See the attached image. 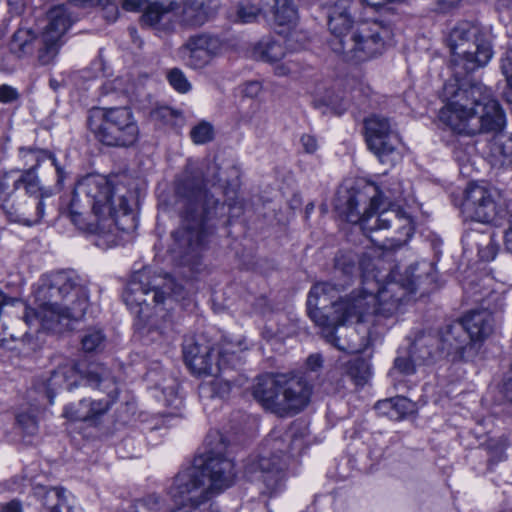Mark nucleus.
I'll return each instance as SVG.
<instances>
[{"label":"nucleus","instance_id":"8fccbe9b","mask_svg":"<svg viewBox=\"0 0 512 512\" xmlns=\"http://www.w3.org/2000/svg\"><path fill=\"white\" fill-rule=\"evenodd\" d=\"M300 142L304 151L308 154H314L318 150V141L313 135H302Z\"/></svg>","mask_w":512,"mask_h":512},{"label":"nucleus","instance_id":"9b49d317","mask_svg":"<svg viewBox=\"0 0 512 512\" xmlns=\"http://www.w3.org/2000/svg\"><path fill=\"white\" fill-rule=\"evenodd\" d=\"M312 386L293 374H265L257 378L253 396L267 411L286 417L298 414L310 402Z\"/></svg>","mask_w":512,"mask_h":512},{"label":"nucleus","instance_id":"680f3d73","mask_svg":"<svg viewBox=\"0 0 512 512\" xmlns=\"http://www.w3.org/2000/svg\"><path fill=\"white\" fill-rule=\"evenodd\" d=\"M498 8L499 9H510V3L508 0H498Z\"/></svg>","mask_w":512,"mask_h":512},{"label":"nucleus","instance_id":"bf43d9fd","mask_svg":"<svg viewBox=\"0 0 512 512\" xmlns=\"http://www.w3.org/2000/svg\"><path fill=\"white\" fill-rule=\"evenodd\" d=\"M293 72V69L287 64H280L275 67V74L278 76H287Z\"/></svg>","mask_w":512,"mask_h":512},{"label":"nucleus","instance_id":"f03ea898","mask_svg":"<svg viewBox=\"0 0 512 512\" xmlns=\"http://www.w3.org/2000/svg\"><path fill=\"white\" fill-rule=\"evenodd\" d=\"M122 185L105 176L90 174L75 185L63 214L81 231L95 236L96 246L107 249L122 241L119 234L136 229L137 223Z\"/></svg>","mask_w":512,"mask_h":512},{"label":"nucleus","instance_id":"7ed1b4c3","mask_svg":"<svg viewBox=\"0 0 512 512\" xmlns=\"http://www.w3.org/2000/svg\"><path fill=\"white\" fill-rule=\"evenodd\" d=\"M219 167L209 163L204 170L189 162L175 183V205L181 217L180 226L172 233L170 251L183 265L196 266L205 248V221L224 214L225 205L209 194L206 184L220 182Z\"/></svg>","mask_w":512,"mask_h":512},{"label":"nucleus","instance_id":"6e6552de","mask_svg":"<svg viewBox=\"0 0 512 512\" xmlns=\"http://www.w3.org/2000/svg\"><path fill=\"white\" fill-rule=\"evenodd\" d=\"M352 0H337L328 11L330 49L346 62L362 63L381 55L391 31L382 22L363 21L353 25Z\"/></svg>","mask_w":512,"mask_h":512},{"label":"nucleus","instance_id":"f257e3e1","mask_svg":"<svg viewBox=\"0 0 512 512\" xmlns=\"http://www.w3.org/2000/svg\"><path fill=\"white\" fill-rule=\"evenodd\" d=\"M382 263L380 258L364 254L359 260L361 285L346 298L336 300L345 284L331 282L316 283L310 290L307 309L311 320L322 329L326 341L340 351L358 354L365 351L371 342V332L359 337L362 323L377 315L375 296L376 282L371 277L373 268Z\"/></svg>","mask_w":512,"mask_h":512},{"label":"nucleus","instance_id":"f8f14e48","mask_svg":"<svg viewBox=\"0 0 512 512\" xmlns=\"http://www.w3.org/2000/svg\"><path fill=\"white\" fill-rule=\"evenodd\" d=\"M88 127L95 137L110 147H131L139 139V126L128 107L93 108Z\"/></svg>","mask_w":512,"mask_h":512},{"label":"nucleus","instance_id":"393cba45","mask_svg":"<svg viewBox=\"0 0 512 512\" xmlns=\"http://www.w3.org/2000/svg\"><path fill=\"white\" fill-rule=\"evenodd\" d=\"M216 12L210 2L185 0L180 13L182 25L190 28L204 25Z\"/></svg>","mask_w":512,"mask_h":512},{"label":"nucleus","instance_id":"49530a36","mask_svg":"<svg viewBox=\"0 0 512 512\" xmlns=\"http://www.w3.org/2000/svg\"><path fill=\"white\" fill-rule=\"evenodd\" d=\"M177 389L178 385L173 384L169 387H166L163 390V394L165 396V403H167L168 406L178 407L179 404L182 403L181 398L178 396Z\"/></svg>","mask_w":512,"mask_h":512},{"label":"nucleus","instance_id":"6ab92c4d","mask_svg":"<svg viewBox=\"0 0 512 512\" xmlns=\"http://www.w3.org/2000/svg\"><path fill=\"white\" fill-rule=\"evenodd\" d=\"M286 463L282 455L260 456L245 465V474L251 481H258L261 494L272 497L284 489Z\"/></svg>","mask_w":512,"mask_h":512},{"label":"nucleus","instance_id":"69168bd1","mask_svg":"<svg viewBox=\"0 0 512 512\" xmlns=\"http://www.w3.org/2000/svg\"><path fill=\"white\" fill-rule=\"evenodd\" d=\"M50 84H51L52 86H56V83H54L53 81H50Z\"/></svg>","mask_w":512,"mask_h":512},{"label":"nucleus","instance_id":"4c0bfd02","mask_svg":"<svg viewBox=\"0 0 512 512\" xmlns=\"http://www.w3.org/2000/svg\"><path fill=\"white\" fill-rule=\"evenodd\" d=\"M190 137L193 143L201 145L210 142L214 137L213 126L208 122H200L190 131Z\"/></svg>","mask_w":512,"mask_h":512},{"label":"nucleus","instance_id":"7c9ffc66","mask_svg":"<svg viewBox=\"0 0 512 512\" xmlns=\"http://www.w3.org/2000/svg\"><path fill=\"white\" fill-rule=\"evenodd\" d=\"M376 408L392 419H402L413 409V403L405 397H395L379 401Z\"/></svg>","mask_w":512,"mask_h":512},{"label":"nucleus","instance_id":"c9c22d12","mask_svg":"<svg viewBox=\"0 0 512 512\" xmlns=\"http://www.w3.org/2000/svg\"><path fill=\"white\" fill-rule=\"evenodd\" d=\"M175 330V325L172 321V318L168 314H164L161 320L157 323H154L149 328V334L151 335V339L153 341H157L160 338L169 339L173 336Z\"/></svg>","mask_w":512,"mask_h":512},{"label":"nucleus","instance_id":"3c124183","mask_svg":"<svg viewBox=\"0 0 512 512\" xmlns=\"http://www.w3.org/2000/svg\"><path fill=\"white\" fill-rule=\"evenodd\" d=\"M501 71L506 78L507 85L509 87L512 86V59L509 57L508 53L505 57L501 59L500 65Z\"/></svg>","mask_w":512,"mask_h":512},{"label":"nucleus","instance_id":"423d86ee","mask_svg":"<svg viewBox=\"0 0 512 512\" xmlns=\"http://www.w3.org/2000/svg\"><path fill=\"white\" fill-rule=\"evenodd\" d=\"M446 104L439 112L440 120L454 132L466 136L499 132L506 119L500 104L481 84L444 86Z\"/></svg>","mask_w":512,"mask_h":512},{"label":"nucleus","instance_id":"412c9836","mask_svg":"<svg viewBox=\"0 0 512 512\" xmlns=\"http://www.w3.org/2000/svg\"><path fill=\"white\" fill-rule=\"evenodd\" d=\"M432 336L435 338L432 347L436 350L435 357L440 353H445L448 356L451 355L463 360L478 352V349L474 348V344L467 341L469 336L462 319L446 324L440 329L438 336Z\"/></svg>","mask_w":512,"mask_h":512},{"label":"nucleus","instance_id":"ddd939ff","mask_svg":"<svg viewBox=\"0 0 512 512\" xmlns=\"http://www.w3.org/2000/svg\"><path fill=\"white\" fill-rule=\"evenodd\" d=\"M477 35V28L469 23H461L451 31V64L458 69L457 74L473 72L492 58L490 43Z\"/></svg>","mask_w":512,"mask_h":512},{"label":"nucleus","instance_id":"c03bdc74","mask_svg":"<svg viewBox=\"0 0 512 512\" xmlns=\"http://www.w3.org/2000/svg\"><path fill=\"white\" fill-rule=\"evenodd\" d=\"M17 422L27 434H34L38 429L37 421L34 416L22 413L17 416Z\"/></svg>","mask_w":512,"mask_h":512},{"label":"nucleus","instance_id":"4be33fe9","mask_svg":"<svg viewBox=\"0 0 512 512\" xmlns=\"http://www.w3.org/2000/svg\"><path fill=\"white\" fill-rule=\"evenodd\" d=\"M364 126L368 148L381 162H388L395 150L391 142L393 130L390 120L381 115H372L365 120Z\"/></svg>","mask_w":512,"mask_h":512},{"label":"nucleus","instance_id":"2eb2a0df","mask_svg":"<svg viewBox=\"0 0 512 512\" xmlns=\"http://www.w3.org/2000/svg\"><path fill=\"white\" fill-rule=\"evenodd\" d=\"M462 212L466 219L479 223L506 219L509 227L505 231V238L512 229L511 213L508 199L496 190H490L483 185L470 183L465 190L462 203Z\"/></svg>","mask_w":512,"mask_h":512},{"label":"nucleus","instance_id":"052dcab7","mask_svg":"<svg viewBox=\"0 0 512 512\" xmlns=\"http://www.w3.org/2000/svg\"><path fill=\"white\" fill-rule=\"evenodd\" d=\"M227 205L229 207L230 210H233V209H238L239 210V213L241 212L242 210V204L241 202L239 201H236V200H233V199H228V202H227Z\"/></svg>","mask_w":512,"mask_h":512},{"label":"nucleus","instance_id":"e433bc0d","mask_svg":"<svg viewBox=\"0 0 512 512\" xmlns=\"http://www.w3.org/2000/svg\"><path fill=\"white\" fill-rule=\"evenodd\" d=\"M348 100L339 98L338 96L329 92L327 96L324 98H316L314 100V105L316 107H326L327 109H331L336 114H342L348 107Z\"/></svg>","mask_w":512,"mask_h":512},{"label":"nucleus","instance_id":"0e129e2a","mask_svg":"<svg viewBox=\"0 0 512 512\" xmlns=\"http://www.w3.org/2000/svg\"><path fill=\"white\" fill-rule=\"evenodd\" d=\"M50 84H51L52 86H56V83H54L53 81H50Z\"/></svg>","mask_w":512,"mask_h":512},{"label":"nucleus","instance_id":"dca6fc26","mask_svg":"<svg viewBox=\"0 0 512 512\" xmlns=\"http://www.w3.org/2000/svg\"><path fill=\"white\" fill-rule=\"evenodd\" d=\"M244 341L237 344L226 343L216 353L208 346L198 343H186L183 348L184 359L187 365L197 374H214L226 365L235 366L240 362L239 353L246 350Z\"/></svg>","mask_w":512,"mask_h":512},{"label":"nucleus","instance_id":"a19ab883","mask_svg":"<svg viewBox=\"0 0 512 512\" xmlns=\"http://www.w3.org/2000/svg\"><path fill=\"white\" fill-rule=\"evenodd\" d=\"M143 506L150 512H168L169 507L163 497L158 494H149L142 499Z\"/></svg>","mask_w":512,"mask_h":512},{"label":"nucleus","instance_id":"aec40b11","mask_svg":"<svg viewBox=\"0 0 512 512\" xmlns=\"http://www.w3.org/2000/svg\"><path fill=\"white\" fill-rule=\"evenodd\" d=\"M167 492L175 503L208 502L211 498L201 466L196 461L177 473Z\"/></svg>","mask_w":512,"mask_h":512},{"label":"nucleus","instance_id":"09e8293b","mask_svg":"<svg viewBox=\"0 0 512 512\" xmlns=\"http://www.w3.org/2000/svg\"><path fill=\"white\" fill-rule=\"evenodd\" d=\"M212 386H213V391L218 396L223 398V397H226L230 393L232 384L228 380L219 378V379H216L215 381H213Z\"/></svg>","mask_w":512,"mask_h":512},{"label":"nucleus","instance_id":"39448f33","mask_svg":"<svg viewBox=\"0 0 512 512\" xmlns=\"http://www.w3.org/2000/svg\"><path fill=\"white\" fill-rule=\"evenodd\" d=\"M382 197V193L375 184L366 183L361 187L340 192L335 208L347 222L360 224L363 232L374 243H377V240L370 233L388 229L392 225L397 226L399 236L395 239H386L379 244L382 249H396L406 244L412 237L413 221L408 213L394 204L374 216V212L382 204Z\"/></svg>","mask_w":512,"mask_h":512},{"label":"nucleus","instance_id":"a18cd8bd","mask_svg":"<svg viewBox=\"0 0 512 512\" xmlns=\"http://www.w3.org/2000/svg\"><path fill=\"white\" fill-rule=\"evenodd\" d=\"M103 8V16L109 22H115L119 15L118 5L111 0H103L99 4Z\"/></svg>","mask_w":512,"mask_h":512},{"label":"nucleus","instance_id":"c85d7f7f","mask_svg":"<svg viewBox=\"0 0 512 512\" xmlns=\"http://www.w3.org/2000/svg\"><path fill=\"white\" fill-rule=\"evenodd\" d=\"M173 8L172 2L168 5L160 2H147L140 19L141 24L157 30H165L168 27L162 24V22Z\"/></svg>","mask_w":512,"mask_h":512},{"label":"nucleus","instance_id":"5fc2aeb1","mask_svg":"<svg viewBox=\"0 0 512 512\" xmlns=\"http://www.w3.org/2000/svg\"><path fill=\"white\" fill-rule=\"evenodd\" d=\"M323 359L320 354H312L307 358L306 365L311 371H317L322 367Z\"/></svg>","mask_w":512,"mask_h":512},{"label":"nucleus","instance_id":"79ce46f5","mask_svg":"<svg viewBox=\"0 0 512 512\" xmlns=\"http://www.w3.org/2000/svg\"><path fill=\"white\" fill-rule=\"evenodd\" d=\"M180 506L174 512H217L212 505L207 502H178Z\"/></svg>","mask_w":512,"mask_h":512},{"label":"nucleus","instance_id":"864d4df0","mask_svg":"<svg viewBox=\"0 0 512 512\" xmlns=\"http://www.w3.org/2000/svg\"><path fill=\"white\" fill-rule=\"evenodd\" d=\"M146 0H123L122 8L128 12H137L141 7L147 4Z\"/></svg>","mask_w":512,"mask_h":512},{"label":"nucleus","instance_id":"a878e982","mask_svg":"<svg viewBox=\"0 0 512 512\" xmlns=\"http://www.w3.org/2000/svg\"><path fill=\"white\" fill-rule=\"evenodd\" d=\"M34 493L39 497L43 510L42 512H82L81 510L76 511L71 505L67 503L65 497V490L62 488H45L43 486H37L34 489Z\"/></svg>","mask_w":512,"mask_h":512},{"label":"nucleus","instance_id":"f3484780","mask_svg":"<svg viewBox=\"0 0 512 512\" xmlns=\"http://www.w3.org/2000/svg\"><path fill=\"white\" fill-rule=\"evenodd\" d=\"M225 49L222 38L210 32H198L190 35L178 49L184 65L200 71L210 66L220 57Z\"/></svg>","mask_w":512,"mask_h":512},{"label":"nucleus","instance_id":"bb28decb","mask_svg":"<svg viewBox=\"0 0 512 512\" xmlns=\"http://www.w3.org/2000/svg\"><path fill=\"white\" fill-rule=\"evenodd\" d=\"M286 55V48L282 41L266 36L259 40L252 48V56L263 62L274 63Z\"/></svg>","mask_w":512,"mask_h":512},{"label":"nucleus","instance_id":"a211bd4d","mask_svg":"<svg viewBox=\"0 0 512 512\" xmlns=\"http://www.w3.org/2000/svg\"><path fill=\"white\" fill-rule=\"evenodd\" d=\"M201 466L211 498L230 488L236 479L234 461L220 450L212 448L204 456L196 459Z\"/></svg>","mask_w":512,"mask_h":512},{"label":"nucleus","instance_id":"f704fd0d","mask_svg":"<svg viewBox=\"0 0 512 512\" xmlns=\"http://www.w3.org/2000/svg\"><path fill=\"white\" fill-rule=\"evenodd\" d=\"M262 12V8L248 0L240 1L235 6L236 20L241 23L255 22Z\"/></svg>","mask_w":512,"mask_h":512},{"label":"nucleus","instance_id":"c756f323","mask_svg":"<svg viewBox=\"0 0 512 512\" xmlns=\"http://www.w3.org/2000/svg\"><path fill=\"white\" fill-rule=\"evenodd\" d=\"M63 43V40L52 38L48 33H41L40 44L37 50L38 64L41 66L53 64Z\"/></svg>","mask_w":512,"mask_h":512},{"label":"nucleus","instance_id":"ea45409f","mask_svg":"<svg viewBox=\"0 0 512 512\" xmlns=\"http://www.w3.org/2000/svg\"><path fill=\"white\" fill-rule=\"evenodd\" d=\"M104 335L100 330L88 331L82 338V347L86 352L96 351L103 345Z\"/></svg>","mask_w":512,"mask_h":512},{"label":"nucleus","instance_id":"4468645a","mask_svg":"<svg viewBox=\"0 0 512 512\" xmlns=\"http://www.w3.org/2000/svg\"><path fill=\"white\" fill-rule=\"evenodd\" d=\"M172 295H177L171 278L154 277L146 270L136 272L129 281L123 299L128 308L139 318L148 316L149 299L156 305L164 304Z\"/></svg>","mask_w":512,"mask_h":512},{"label":"nucleus","instance_id":"cd10ccee","mask_svg":"<svg viewBox=\"0 0 512 512\" xmlns=\"http://www.w3.org/2000/svg\"><path fill=\"white\" fill-rule=\"evenodd\" d=\"M73 20L66 7L56 6L47 13V24L42 33H48L52 38L63 40L64 34L71 26Z\"/></svg>","mask_w":512,"mask_h":512},{"label":"nucleus","instance_id":"2f4dec72","mask_svg":"<svg viewBox=\"0 0 512 512\" xmlns=\"http://www.w3.org/2000/svg\"><path fill=\"white\" fill-rule=\"evenodd\" d=\"M273 16L280 25H291L296 22L298 13L292 0H274Z\"/></svg>","mask_w":512,"mask_h":512},{"label":"nucleus","instance_id":"72a5a7b5","mask_svg":"<svg viewBox=\"0 0 512 512\" xmlns=\"http://www.w3.org/2000/svg\"><path fill=\"white\" fill-rule=\"evenodd\" d=\"M344 373L351 378L356 385H363L369 377V366L362 358L348 361L343 367Z\"/></svg>","mask_w":512,"mask_h":512},{"label":"nucleus","instance_id":"58836bf2","mask_svg":"<svg viewBox=\"0 0 512 512\" xmlns=\"http://www.w3.org/2000/svg\"><path fill=\"white\" fill-rule=\"evenodd\" d=\"M167 79L169 84L179 93H187L191 90V83L179 68L171 69L167 74Z\"/></svg>","mask_w":512,"mask_h":512},{"label":"nucleus","instance_id":"603ef678","mask_svg":"<svg viewBox=\"0 0 512 512\" xmlns=\"http://www.w3.org/2000/svg\"><path fill=\"white\" fill-rule=\"evenodd\" d=\"M262 90V85L258 81H249L245 83L243 93L245 96L254 98L259 95Z\"/></svg>","mask_w":512,"mask_h":512},{"label":"nucleus","instance_id":"5701e85b","mask_svg":"<svg viewBox=\"0 0 512 512\" xmlns=\"http://www.w3.org/2000/svg\"><path fill=\"white\" fill-rule=\"evenodd\" d=\"M435 338L430 333H418L410 347L408 356H398L394 361V369L402 374L410 375L415 372L417 363H424L435 358V351L432 347Z\"/></svg>","mask_w":512,"mask_h":512},{"label":"nucleus","instance_id":"4d7b16f0","mask_svg":"<svg viewBox=\"0 0 512 512\" xmlns=\"http://www.w3.org/2000/svg\"><path fill=\"white\" fill-rule=\"evenodd\" d=\"M335 266L337 269H341V271L346 274V275H350L353 273V271L355 270V266L354 264H351V263H348L346 264L344 261H342L341 258L337 257L336 258V263H335Z\"/></svg>","mask_w":512,"mask_h":512},{"label":"nucleus","instance_id":"0eeeda50","mask_svg":"<svg viewBox=\"0 0 512 512\" xmlns=\"http://www.w3.org/2000/svg\"><path fill=\"white\" fill-rule=\"evenodd\" d=\"M85 380L93 388L106 393L101 399H82L65 407L63 416L71 421L95 423L105 415L118 398L119 388L110 370L102 364H91L84 371L75 362L59 365L46 381V394L50 404L61 390L71 391Z\"/></svg>","mask_w":512,"mask_h":512},{"label":"nucleus","instance_id":"9d476101","mask_svg":"<svg viewBox=\"0 0 512 512\" xmlns=\"http://www.w3.org/2000/svg\"><path fill=\"white\" fill-rule=\"evenodd\" d=\"M370 269L371 277L376 282V289L373 291L376 313L383 317L398 313L411 293L421 288L427 290L435 282V267L428 261L411 265L405 273L406 283L393 280L391 267L385 268L383 260L378 268L370 266Z\"/></svg>","mask_w":512,"mask_h":512},{"label":"nucleus","instance_id":"6e6d98bb","mask_svg":"<svg viewBox=\"0 0 512 512\" xmlns=\"http://www.w3.org/2000/svg\"><path fill=\"white\" fill-rule=\"evenodd\" d=\"M0 512H23V507L19 500L14 499L2 505Z\"/></svg>","mask_w":512,"mask_h":512},{"label":"nucleus","instance_id":"13d9d810","mask_svg":"<svg viewBox=\"0 0 512 512\" xmlns=\"http://www.w3.org/2000/svg\"><path fill=\"white\" fill-rule=\"evenodd\" d=\"M102 1L103 0H69L70 3L82 8L97 6V4L102 3Z\"/></svg>","mask_w":512,"mask_h":512},{"label":"nucleus","instance_id":"473e14b6","mask_svg":"<svg viewBox=\"0 0 512 512\" xmlns=\"http://www.w3.org/2000/svg\"><path fill=\"white\" fill-rule=\"evenodd\" d=\"M33 35L28 29L17 30L12 37L10 42V51L15 54L18 58H22L28 54H31L33 50Z\"/></svg>","mask_w":512,"mask_h":512},{"label":"nucleus","instance_id":"20e7f679","mask_svg":"<svg viewBox=\"0 0 512 512\" xmlns=\"http://www.w3.org/2000/svg\"><path fill=\"white\" fill-rule=\"evenodd\" d=\"M37 308H25V324L54 330L64 320H79L88 307V289L72 270H61L40 277L35 291Z\"/></svg>","mask_w":512,"mask_h":512},{"label":"nucleus","instance_id":"b1692460","mask_svg":"<svg viewBox=\"0 0 512 512\" xmlns=\"http://www.w3.org/2000/svg\"><path fill=\"white\" fill-rule=\"evenodd\" d=\"M462 321L471 343L477 349V344L488 338L494 330L493 316L486 309L471 311L462 318Z\"/></svg>","mask_w":512,"mask_h":512},{"label":"nucleus","instance_id":"37998d69","mask_svg":"<svg viewBox=\"0 0 512 512\" xmlns=\"http://www.w3.org/2000/svg\"><path fill=\"white\" fill-rule=\"evenodd\" d=\"M17 340L29 343L31 340V335L28 332H25L23 334L16 333L12 328L3 327V332H0V342L5 344L8 343L9 341Z\"/></svg>","mask_w":512,"mask_h":512},{"label":"nucleus","instance_id":"e2e57ef3","mask_svg":"<svg viewBox=\"0 0 512 512\" xmlns=\"http://www.w3.org/2000/svg\"><path fill=\"white\" fill-rule=\"evenodd\" d=\"M161 114H162L163 116H166V115H168V114H172V111H171L170 109H168V108H165V109H162V110H161Z\"/></svg>","mask_w":512,"mask_h":512},{"label":"nucleus","instance_id":"1a4fd4ad","mask_svg":"<svg viewBox=\"0 0 512 512\" xmlns=\"http://www.w3.org/2000/svg\"><path fill=\"white\" fill-rule=\"evenodd\" d=\"M26 163L35 162L29 169L16 170L5 173L0 179V193L10 195L19 188H24L26 195L10 201L4 198L2 209L10 222L24 226L38 224L44 215L45 198L49 196L43 191L36 168L45 160L51 161L57 173V184L62 185L65 171L59 166L55 156L47 150L38 148L21 149Z\"/></svg>","mask_w":512,"mask_h":512},{"label":"nucleus","instance_id":"de8ad7c7","mask_svg":"<svg viewBox=\"0 0 512 512\" xmlns=\"http://www.w3.org/2000/svg\"><path fill=\"white\" fill-rule=\"evenodd\" d=\"M18 98L19 93L14 87L7 84L0 86V102L11 103L16 101Z\"/></svg>","mask_w":512,"mask_h":512}]
</instances>
